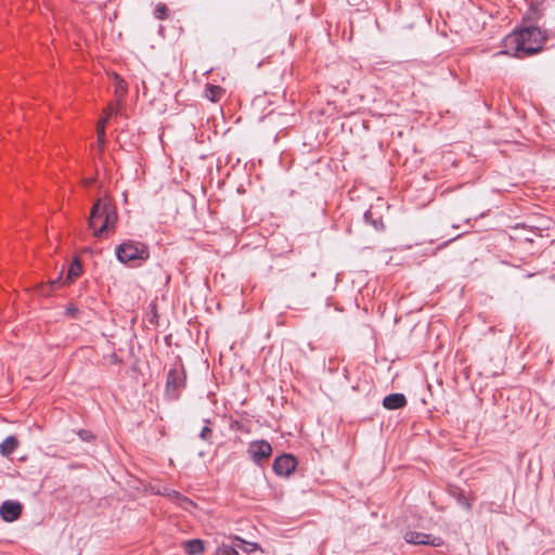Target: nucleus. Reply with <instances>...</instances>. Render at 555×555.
I'll return each instance as SVG.
<instances>
[{
	"instance_id": "obj_13",
	"label": "nucleus",
	"mask_w": 555,
	"mask_h": 555,
	"mask_svg": "<svg viewBox=\"0 0 555 555\" xmlns=\"http://www.w3.org/2000/svg\"><path fill=\"white\" fill-rule=\"evenodd\" d=\"M18 447V440L14 436L7 437L0 444V453L8 456L13 453Z\"/></svg>"
},
{
	"instance_id": "obj_15",
	"label": "nucleus",
	"mask_w": 555,
	"mask_h": 555,
	"mask_svg": "<svg viewBox=\"0 0 555 555\" xmlns=\"http://www.w3.org/2000/svg\"><path fill=\"white\" fill-rule=\"evenodd\" d=\"M233 540L237 542V543H235V546L242 548L244 552H251L255 550L262 551V548L259 546V544L254 543V542H247L240 537H234Z\"/></svg>"
},
{
	"instance_id": "obj_8",
	"label": "nucleus",
	"mask_w": 555,
	"mask_h": 555,
	"mask_svg": "<svg viewBox=\"0 0 555 555\" xmlns=\"http://www.w3.org/2000/svg\"><path fill=\"white\" fill-rule=\"evenodd\" d=\"M297 462L294 456L283 454L275 459L273 463V470L280 476H289L296 468Z\"/></svg>"
},
{
	"instance_id": "obj_9",
	"label": "nucleus",
	"mask_w": 555,
	"mask_h": 555,
	"mask_svg": "<svg viewBox=\"0 0 555 555\" xmlns=\"http://www.w3.org/2000/svg\"><path fill=\"white\" fill-rule=\"evenodd\" d=\"M22 504L15 501H5L0 506V516L7 522L15 521L22 514Z\"/></svg>"
},
{
	"instance_id": "obj_6",
	"label": "nucleus",
	"mask_w": 555,
	"mask_h": 555,
	"mask_svg": "<svg viewBox=\"0 0 555 555\" xmlns=\"http://www.w3.org/2000/svg\"><path fill=\"white\" fill-rule=\"evenodd\" d=\"M184 372L178 369H171L167 375L166 393L170 398H177L179 390L184 386Z\"/></svg>"
},
{
	"instance_id": "obj_22",
	"label": "nucleus",
	"mask_w": 555,
	"mask_h": 555,
	"mask_svg": "<svg viewBox=\"0 0 555 555\" xmlns=\"http://www.w3.org/2000/svg\"><path fill=\"white\" fill-rule=\"evenodd\" d=\"M463 504H464L466 509H470L472 508V505H470V503L467 500H464Z\"/></svg>"
},
{
	"instance_id": "obj_19",
	"label": "nucleus",
	"mask_w": 555,
	"mask_h": 555,
	"mask_svg": "<svg viewBox=\"0 0 555 555\" xmlns=\"http://www.w3.org/2000/svg\"><path fill=\"white\" fill-rule=\"evenodd\" d=\"M211 433H212L211 429L208 426H205L202 429L199 436H201L202 439L208 440L210 438V436H211Z\"/></svg>"
},
{
	"instance_id": "obj_16",
	"label": "nucleus",
	"mask_w": 555,
	"mask_h": 555,
	"mask_svg": "<svg viewBox=\"0 0 555 555\" xmlns=\"http://www.w3.org/2000/svg\"><path fill=\"white\" fill-rule=\"evenodd\" d=\"M236 547L237 546H235V544L232 546V545L222 543L217 548L216 554L217 555H240Z\"/></svg>"
},
{
	"instance_id": "obj_21",
	"label": "nucleus",
	"mask_w": 555,
	"mask_h": 555,
	"mask_svg": "<svg viewBox=\"0 0 555 555\" xmlns=\"http://www.w3.org/2000/svg\"><path fill=\"white\" fill-rule=\"evenodd\" d=\"M79 435L83 440H89V438H91V435L87 431H80Z\"/></svg>"
},
{
	"instance_id": "obj_23",
	"label": "nucleus",
	"mask_w": 555,
	"mask_h": 555,
	"mask_svg": "<svg viewBox=\"0 0 555 555\" xmlns=\"http://www.w3.org/2000/svg\"><path fill=\"white\" fill-rule=\"evenodd\" d=\"M91 183H92V180H86V181H85V184H86V185H90Z\"/></svg>"
},
{
	"instance_id": "obj_12",
	"label": "nucleus",
	"mask_w": 555,
	"mask_h": 555,
	"mask_svg": "<svg viewBox=\"0 0 555 555\" xmlns=\"http://www.w3.org/2000/svg\"><path fill=\"white\" fill-rule=\"evenodd\" d=\"M183 550L188 555H199L204 552V542L199 539H193L183 542Z\"/></svg>"
},
{
	"instance_id": "obj_18",
	"label": "nucleus",
	"mask_w": 555,
	"mask_h": 555,
	"mask_svg": "<svg viewBox=\"0 0 555 555\" xmlns=\"http://www.w3.org/2000/svg\"><path fill=\"white\" fill-rule=\"evenodd\" d=\"M168 9L165 4L158 3L155 9V16L158 20H165L167 17Z\"/></svg>"
},
{
	"instance_id": "obj_10",
	"label": "nucleus",
	"mask_w": 555,
	"mask_h": 555,
	"mask_svg": "<svg viewBox=\"0 0 555 555\" xmlns=\"http://www.w3.org/2000/svg\"><path fill=\"white\" fill-rule=\"evenodd\" d=\"M117 112V108L114 105H109L104 111V117L99 120L96 126V132H98V145L99 150L102 152L104 150V145L106 142V134H105V128H107V120L112 117L113 114Z\"/></svg>"
},
{
	"instance_id": "obj_3",
	"label": "nucleus",
	"mask_w": 555,
	"mask_h": 555,
	"mask_svg": "<svg viewBox=\"0 0 555 555\" xmlns=\"http://www.w3.org/2000/svg\"><path fill=\"white\" fill-rule=\"evenodd\" d=\"M116 256L122 263L132 260H146L149 258V249L143 243L127 241L116 248Z\"/></svg>"
},
{
	"instance_id": "obj_1",
	"label": "nucleus",
	"mask_w": 555,
	"mask_h": 555,
	"mask_svg": "<svg viewBox=\"0 0 555 555\" xmlns=\"http://www.w3.org/2000/svg\"><path fill=\"white\" fill-rule=\"evenodd\" d=\"M545 37L538 27H526L504 38V50L500 54H509L521 59L539 52Z\"/></svg>"
},
{
	"instance_id": "obj_11",
	"label": "nucleus",
	"mask_w": 555,
	"mask_h": 555,
	"mask_svg": "<svg viewBox=\"0 0 555 555\" xmlns=\"http://www.w3.org/2000/svg\"><path fill=\"white\" fill-rule=\"evenodd\" d=\"M406 404V399L402 393H391L384 398L383 405L388 410H396L403 408Z\"/></svg>"
},
{
	"instance_id": "obj_7",
	"label": "nucleus",
	"mask_w": 555,
	"mask_h": 555,
	"mask_svg": "<svg viewBox=\"0 0 555 555\" xmlns=\"http://www.w3.org/2000/svg\"><path fill=\"white\" fill-rule=\"evenodd\" d=\"M404 540L411 544H424L433 546H441L443 544V540L439 537H433L430 534L416 531L405 532Z\"/></svg>"
},
{
	"instance_id": "obj_5",
	"label": "nucleus",
	"mask_w": 555,
	"mask_h": 555,
	"mask_svg": "<svg viewBox=\"0 0 555 555\" xmlns=\"http://www.w3.org/2000/svg\"><path fill=\"white\" fill-rule=\"evenodd\" d=\"M247 452L255 463H261L271 456L272 447L266 440H255L248 444Z\"/></svg>"
},
{
	"instance_id": "obj_2",
	"label": "nucleus",
	"mask_w": 555,
	"mask_h": 555,
	"mask_svg": "<svg viewBox=\"0 0 555 555\" xmlns=\"http://www.w3.org/2000/svg\"><path fill=\"white\" fill-rule=\"evenodd\" d=\"M117 221L115 208L106 202L96 201L91 209L89 227L93 229L95 236L102 235L105 231L114 228Z\"/></svg>"
},
{
	"instance_id": "obj_4",
	"label": "nucleus",
	"mask_w": 555,
	"mask_h": 555,
	"mask_svg": "<svg viewBox=\"0 0 555 555\" xmlns=\"http://www.w3.org/2000/svg\"><path fill=\"white\" fill-rule=\"evenodd\" d=\"M82 272V266L80 261L76 258L73 260L68 268L67 276L63 280L62 274L56 280L50 281L48 285H40L39 293L43 296H49L51 294V287L55 285H67L75 281L78 276H80Z\"/></svg>"
},
{
	"instance_id": "obj_20",
	"label": "nucleus",
	"mask_w": 555,
	"mask_h": 555,
	"mask_svg": "<svg viewBox=\"0 0 555 555\" xmlns=\"http://www.w3.org/2000/svg\"><path fill=\"white\" fill-rule=\"evenodd\" d=\"M181 505L184 508H189V506L193 505V503L190 500H188L186 498H182L181 499Z\"/></svg>"
},
{
	"instance_id": "obj_14",
	"label": "nucleus",
	"mask_w": 555,
	"mask_h": 555,
	"mask_svg": "<svg viewBox=\"0 0 555 555\" xmlns=\"http://www.w3.org/2000/svg\"><path fill=\"white\" fill-rule=\"evenodd\" d=\"M224 89L216 85H207L205 95L211 102H218L224 94Z\"/></svg>"
},
{
	"instance_id": "obj_17",
	"label": "nucleus",
	"mask_w": 555,
	"mask_h": 555,
	"mask_svg": "<svg viewBox=\"0 0 555 555\" xmlns=\"http://www.w3.org/2000/svg\"><path fill=\"white\" fill-rule=\"evenodd\" d=\"M115 80H116V93L121 96L127 91V83L118 75H115Z\"/></svg>"
}]
</instances>
